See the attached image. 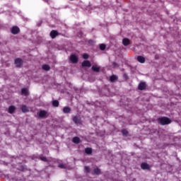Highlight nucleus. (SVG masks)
I'll return each mask as SVG.
<instances>
[{
  "mask_svg": "<svg viewBox=\"0 0 181 181\" xmlns=\"http://www.w3.org/2000/svg\"><path fill=\"white\" fill-rule=\"evenodd\" d=\"M70 60L71 63H77L78 62V58L77 57V56L72 54L70 57Z\"/></svg>",
  "mask_w": 181,
  "mask_h": 181,
  "instance_id": "3",
  "label": "nucleus"
},
{
  "mask_svg": "<svg viewBox=\"0 0 181 181\" xmlns=\"http://www.w3.org/2000/svg\"><path fill=\"white\" fill-rule=\"evenodd\" d=\"M141 169H144V170H148V169H150L151 167L149 166V165H148V163H143L141 165Z\"/></svg>",
  "mask_w": 181,
  "mask_h": 181,
  "instance_id": "7",
  "label": "nucleus"
},
{
  "mask_svg": "<svg viewBox=\"0 0 181 181\" xmlns=\"http://www.w3.org/2000/svg\"><path fill=\"white\" fill-rule=\"evenodd\" d=\"M83 58L85 59H88V54H84L83 55Z\"/></svg>",
  "mask_w": 181,
  "mask_h": 181,
  "instance_id": "28",
  "label": "nucleus"
},
{
  "mask_svg": "<svg viewBox=\"0 0 181 181\" xmlns=\"http://www.w3.org/2000/svg\"><path fill=\"white\" fill-rule=\"evenodd\" d=\"M71 111V109L69 107H64L63 108V112H64V114H69L70 113Z\"/></svg>",
  "mask_w": 181,
  "mask_h": 181,
  "instance_id": "10",
  "label": "nucleus"
},
{
  "mask_svg": "<svg viewBox=\"0 0 181 181\" xmlns=\"http://www.w3.org/2000/svg\"><path fill=\"white\" fill-rule=\"evenodd\" d=\"M117 77L115 75H113L112 76H110V81H115V80H117Z\"/></svg>",
  "mask_w": 181,
  "mask_h": 181,
  "instance_id": "22",
  "label": "nucleus"
},
{
  "mask_svg": "<svg viewBox=\"0 0 181 181\" xmlns=\"http://www.w3.org/2000/svg\"><path fill=\"white\" fill-rule=\"evenodd\" d=\"M85 172L88 173V172H90V167L85 166Z\"/></svg>",
  "mask_w": 181,
  "mask_h": 181,
  "instance_id": "26",
  "label": "nucleus"
},
{
  "mask_svg": "<svg viewBox=\"0 0 181 181\" xmlns=\"http://www.w3.org/2000/svg\"><path fill=\"white\" fill-rule=\"evenodd\" d=\"M19 28H18V26H13L11 29V33H13V35H18V33H19Z\"/></svg>",
  "mask_w": 181,
  "mask_h": 181,
  "instance_id": "4",
  "label": "nucleus"
},
{
  "mask_svg": "<svg viewBox=\"0 0 181 181\" xmlns=\"http://www.w3.org/2000/svg\"><path fill=\"white\" fill-rule=\"evenodd\" d=\"M21 110L23 112H29V107H27L26 105H23L21 107Z\"/></svg>",
  "mask_w": 181,
  "mask_h": 181,
  "instance_id": "14",
  "label": "nucleus"
},
{
  "mask_svg": "<svg viewBox=\"0 0 181 181\" xmlns=\"http://www.w3.org/2000/svg\"><path fill=\"white\" fill-rule=\"evenodd\" d=\"M21 93L24 95H29V90H28V88H23L21 90Z\"/></svg>",
  "mask_w": 181,
  "mask_h": 181,
  "instance_id": "13",
  "label": "nucleus"
},
{
  "mask_svg": "<svg viewBox=\"0 0 181 181\" xmlns=\"http://www.w3.org/2000/svg\"><path fill=\"white\" fill-rule=\"evenodd\" d=\"M94 173L95 175H99L100 173H101V170H100L99 168H95L94 170Z\"/></svg>",
  "mask_w": 181,
  "mask_h": 181,
  "instance_id": "21",
  "label": "nucleus"
},
{
  "mask_svg": "<svg viewBox=\"0 0 181 181\" xmlns=\"http://www.w3.org/2000/svg\"><path fill=\"white\" fill-rule=\"evenodd\" d=\"M42 70H45L46 71H49L50 70V66L47 64L42 66Z\"/></svg>",
  "mask_w": 181,
  "mask_h": 181,
  "instance_id": "18",
  "label": "nucleus"
},
{
  "mask_svg": "<svg viewBox=\"0 0 181 181\" xmlns=\"http://www.w3.org/2000/svg\"><path fill=\"white\" fill-rule=\"evenodd\" d=\"M113 66H114V67H117V63L114 62Z\"/></svg>",
  "mask_w": 181,
  "mask_h": 181,
  "instance_id": "30",
  "label": "nucleus"
},
{
  "mask_svg": "<svg viewBox=\"0 0 181 181\" xmlns=\"http://www.w3.org/2000/svg\"><path fill=\"white\" fill-rule=\"evenodd\" d=\"M83 67H91V62L90 61H84L82 62Z\"/></svg>",
  "mask_w": 181,
  "mask_h": 181,
  "instance_id": "6",
  "label": "nucleus"
},
{
  "mask_svg": "<svg viewBox=\"0 0 181 181\" xmlns=\"http://www.w3.org/2000/svg\"><path fill=\"white\" fill-rule=\"evenodd\" d=\"M15 110H16L15 106H10V107H8V112H9L10 114H13V112H15Z\"/></svg>",
  "mask_w": 181,
  "mask_h": 181,
  "instance_id": "16",
  "label": "nucleus"
},
{
  "mask_svg": "<svg viewBox=\"0 0 181 181\" xmlns=\"http://www.w3.org/2000/svg\"><path fill=\"white\" fill-rule=\"evenodd\" d=\"M146 88V83L141 82L139 84V90H145Z\"/></svg>",
  "mask_w": 181,
  "mask_h": 181,
  "instance_id": "9",
  "label": "nucleus"
},
{
  "mask_svg": "<svg viewBox=\"0 0 181 181\" xmlns=\"http://www.w3.org/2000/svg\"><path fill=\"white\" fill-rule=\"evenodd\" d=\"M122 44L124 45V46H128V45L131 44V41L128 38H124L122 40Z\"/></svg>",
  "mask_w": 181,
  "mask_h": 181,
  "instance_id": "8",
  "label": "nucleus"
},
{
  "mask_svg": "<svg viewBox=\"0 0 181 181\" xmlns=\"http://www.w3.org/2000/svg\"><path fill=\"white\" fill-rule=\"evenodd\" d=\"M100 50H105V44H101L100 45Z\"/></svg>",
  "mask_w": 181,
  "mask_h": 181,
  "instance_id": "25",
  "label": "nucleus"
},
{
  "mask_svg": "<svg viewBox=\"0 0 181 181\" xmlns=\"http://www.w3.org/2000/svg\"><path fill=\"white\" fill-rule=\"evenodd\" d=\"M137 61L139 63H144L145 62V57H144L142 56H138L137 57Z\"/></svg>",
  "mask_w": 181,
  "mask_h": 181,
  "instance_id": "12",
  "label": "nucleus"
},
{
  "mask_svg": "<svg viewBox=\"0 0 181 181\" xmlns=\"http://www.w3.org/2000/svg\"><path fill=\"white\" fill-rule=\"evenodd\" d=\"M158 121L161 125H168V124H170L172 121H170V119L168 117H161L158 119Z\"/></svg>",
  "mask_w": 181,
  "mask_h": 181,
  "instance_id": "1",
  "label": "nucleus"
},
{
  "mask_svg": "<svg viewBox=\"0 0 181 181\" xmlns=\"http://www.w3.org/2000/svg\"><path fill=\"white\" fill-rule=\"evenodd\" d=\"M41 160L46 162V160H47V159L46 158V157H41Z\"/></svg>",
  "mask_w": 181,
  "mask_h": 181,
  "instance_id": "29",
  "label": "nucleus"
},
{
  "mask_svg": "<svg viewBox=\"0 0 181 181\" xmlns=\"http://www.w3.org/2000/svg\"><path fill=\"white\" fill-rule=\"evenodd\" d=\"M23 62H22V59L18 58L15 60V64L17 67H21V66H22V64Z\"/></svg>",
  "mask_w": 181,
  "mask_h": 181,
  "instance_id": "5",
  "label": "nucleus"
},
{
  "mask_svg": "<svg viewBox=\"0 0 181 181\" xmlns=\"http://www.w3.org/2000/svg\"><path fill=\"white\" fill-rule=\"evenodd\" d=\"M72 142H74V144H80V138L77 136L74 137L72 139Z\"/></svg>",
  "mask_w": 181,
  "mask_h": 181,
  "instance_id": "15",
  "label": "nucleus"
},
{
  "mask_svg": "<svg viewBox=\"0 0 181 181\" xmlns=\"http://www.w3.org/2000/svg\"><path fill=\"white\" fill-rule=\"evenodd\" d=\"M73 121L75 124H78V118L77 117H74Z\"/></svg>",
  "mask_w": 181,
  "mask_h": 181,
  "instance_id": "24",
  "label": "nucleus"
},
{
  "mask_svg": "<svg viewBox=\"0 0 181 181\" xmlns=\"http://www.w3.org/2000/svg\"><path fill=\"white\" fill-rule=\"evenodd\" d=\"M85 152L86 153H88V155H90V153L93 152V150L91 149V148H86L85 149Z\"/></svg>",
  "mask_w": 181,
  "mask_h": 181,
  "instance_id": "19",
  "label": "nucleus"
},
{
  "mask_svg": "<svg viewBox=\"0 0 181 181\" xmlns=\"http://www.w3.org/2000/svg\"><path fill=\"white\" fill-rule=\"evenodd\" d=\"M123 135H127L128 134V131H127L126 129H123L122 131Z\"/></svg>",
  "mask_w": 181,
  "mask_h": 181,
  "instance_id": "27",
  "label": "nucleus"
},
{
  "mask_svg": "<svg viewBox=\"0 0 181 181\" xmlns=\"http://www.w3.org/2000/svg\"><path fill=\"white\" fill-rule=\"evenodd\" d=\"M59 168H60V169H66V165L63 164V163H61V164H59Z\"/></svg>",
  "mask_w": 181,
  "mask_h": 181,
  "instance_id": "23",
  "label": "nucleus"
},
{
  "mask_svg": "<svg viewBox=\"0 0 181 181\" xmlns=\"http://www.w3.org/2000/svg\"><path fill=\"white\" fill-rule=\"evenodd\" d=\"M52 105L54 107H59V100H54V101H52Z\"/></svg>",
  "mask_w": 181,
  "mask_h": 181,
  "instance_id": "20",
  "label": "nucleus"
},
{
  "mask_svg": "<svg viewBox=\"0 0 181 181\" xmlns=\"http://www.w3.org/2000/svg\"><path fill=\"white\" fill-rule=\"evenodd\" d=\"M92 70H93V71L98 72V71H100V66H97V65L93 66H92Z\"/></svg>",
  "mask_w": 181,
  "mask_h": 181,
  "instance_id": "17",
  "label": "nucleus"
},
{
  "mask_svg": "<svg viewBox=\"0 0 181 181\" xmlns=\"http://www.w3.org/2000/svg\"><path fill=\"white\" fill-rule=\"evenodd\" d=\"M38 115L40 118H47V117H49V115L46 110L40 111Z\"/></svg>",
  "mask_w": 181,
  "mask_h": 181,
  "instance_id": "2",
  "label": "nucleus"
},
{
  "mask_svg": "<svg viewBox=\"0 0 181 181\" xmlns=\"http://www.w3.org/2000/svg\"><path fill=\"white\" fill-rule=\"evenodd\" d=\"M50 36H51L52 39H54V37H56L57 36V31H56V30L51 31Z\"/></svg>",
  "mask_w": 181,
  "mask_h": 181,
  "instance_id": "11",
  "label": "nucleus"
}]
</instances>
